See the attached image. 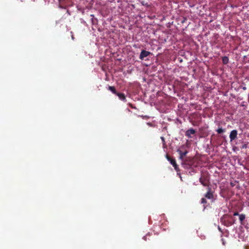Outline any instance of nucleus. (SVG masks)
Here are the masks:
<instances>
[{
	"label": "nucleus",
	"instance_id": "nucleus-8",
	"mask_svg": "<svg viewBox=\"0 0 249 249\" xmlns=\"http://www.w3.org/2000/svg\"><path fill=\"white\" fill-rule=\"evenodd\" d=\"M177 152L179 155V159L182 160L188 153V151L185 150V151H182L181 149H178L177 150Z\"/></svg>",
	"mask_w": 249,
	"mask_h": 249
},
{
	"label": "nucleus",
	"instance_id": "nucleus-23",
	"mask_svg": "<svg viewBox=\"0 0 249 249\" xmlns=\"http://www.w3.org/2000/svg\"><path fill=\"white\" fill-rule=\"evenodd\" d=\"M243 89H246V87H244V88H243Z\"/></svg>",
	"mask_w": 249,
	"mask_h": 249
},
{
	"label": "nucleus",
	"instance_id": "nucleus-20",
	"mask_svg": "<svg viewBox=\"0 0 249 249\" xmlns=\"http://www.w3.org/2000/svg\"><path fill=\"white\" fill-rule=\"evenodd\" d=\"M143 239H144V240L146 241V236H144L143 237Z\"/></svg>",
	"mask_w": 249,
	"mask_h": 249
},
{
	"label": "nucleus",
	"instance_id": "nucleus-14",
	"mask_svg": "<svg viewBox=\"0 0 249 249\" xmlns=\"http://www.w3.org/2000/svg\"><path fill=\"white\" fill-rule=\"evenodd\" d=\"M207 202V201L205 198H202L201 199V203L205 204H206Z\"/></svg>",
	"mask_w": 249,
	"mask_h": 249
},
{
	"label": "nucleus",
	"instance_id": "nucleus-21",
	"mask_svg": "<svg viewBox=\"0 0 249 249\" xmlns=\"http://www.w3.org/2000/svg\"><path fill=\"white\" fill-rule=\"evenodd\" d=\"M206 206H205V205H204V209H205V208H206Z\"/></svg>",
	"mask_w": 249,
	"mask_h": 249
},
{
	"label": "nucleus",
	"instance_id": "nucleus-12",
	"mask_svg": "<svg viewBox=\"0 0 249 249\" xmlns=\"http://www.w3.org/2000/svg\"><path fill=\"white\" fill-rule=\"evenodd\" d=\"M222 61H223V63L224 64H226L228 63L229 62V58L227 56H224L222 58Z\"/></svg>",
	"mask_w": 249,
	"mask_h": 249
},
{
	"label": "nucleus",
	"instance_id": "nucleus-19",
	"mask_svg": "<svg viewBox=\"0 0 249 249\" xmlns=\"http://www.w3.org/2000/svg\"><path fill=\"white\" fill-rule=\"evenodd\" d=\"M71 38H72V39H73V40L74 39V36H73V35H71Z\"/></svg>",
	"mask_w": 249,
	"mask_h": 249
},
{
	"label": "nucleus",
	"instance_id": "nucleus-3",
	"mask_svg": "<svg viewBox=\"0 0 249 249\" xmlns=\"http://www.w3.org/2000/svg\"><path fill=\"white\" fill-rule=\"evenodd\" d=\"M207 192L205 195V197L211 200L212 202H214L215 199L214 198V192L212 191L210 187L207 188Z\"/></svg>",
	"mask_w": 249,
	"mask_h": 249
},
{
	"label": "nucleus",
	"instance_id": "nucleus-11",
	"mask_svg": "<svg viewBox=\"0 0 249 249\" xmlns=\"http://www.w3.org/2000/svg\"><path fill=\"white\" fill-rule=\"evenodd\" d=\"M246 217L245 214H241L239 215V220L241 223V224H243V221L245 220Z\"/></svg>",
	"mask_w": 249,
	"mask_h": 249
},
{
	"label": "nucleus",
	"instance_id": "nucleus-7",
	"mask_svg": "<svg viewBox=\"0 0 249 249\" xmlns=\"http://www.w3.org/2000/svg\"><path fill=\"white\" fill-rule=\"evenodd\" d=\"M150 53V52L143 50L141 52L139 58L141 60H143L145 57L149 55Z\"/></svg>",
	"mask_w": 249,
	"mask_h": 249
},
{
	"label": "nucleus",
	"instance_id": "nucleus-17",
	"mask_svg": "<svg viewBox=\"0 0 249 249\" xmlns=\"http://www.w3.org/2000/svg\"><path fill=\"white\" fill-rule=\"evenodd\" d=\"M239 215L240 214H239L238 212H235L233 213V215H234V216H236V215H239Z\"/></svg>",
	"mask_w": 249,
	"mask_h": 249
},
{
	"label": "nucleus",
	"instance_id": "nucleus-18",
	"mask_svg": "<svg viewBox=\"0 0 249 249\" xmlns=\"http://www.w3.org/2000/svg\"><path fill=\"white\" fill-rule=\"evenodd\" d=\"M231 220V221L232 222H234V224L235 223V219H233V218L232 219H230Z\"/></svg>",
	"mask_w": 249,
	"mask_h": 249
},
{
	"label": "nucleus",
	"instance_id": "nucleus-13",
	"mask_svg": "<svg viewBox=\"0 0 249 249\" xmlns=\"http://www.w3.org/2000/svg\"><path fill=\"white\" fill-rule=\"evenodd\" d=\"M216 131L218 134H221L224 132V130L222 128H219L216 130Z\"/></svg>",
	"mask_w": 249,
	"mask_h": 249
},
{
	"label": "nucleus",
	"instance_id": "nucleus-16",
	"mask_svg": "<svg viewBox=\"0 0 249 249\" xmlns=\"http://www.w3.org/2000/svg\"><path fill=\"white\" fill-rule=\"evenodd\" d=\"M147 124L148 125L150 126H151V127H154V125L153 124L151 123H147Z\"/></svg>",
	"mask_w": 249,
	"mask_h": 249
},
{
	"label": "nucleus",
	"instance_id": "nucleus-2",
	"mask_svg": "<svg viewBox=\"0 0 249 249\" xmlns=\"http://www.w3.org/2000/svg\"><path fill=\"white\" fill-rule=\"evenodd\" d=\"M209 176L208 174L207 173H203L201 174L200 178H199V181L204 186H209Z\"/></svg>",
	"mask_w": 249,
	"mask_h": 249
},
{
	"label": "nucleus",
	"instance_id": "nucleus-4",
	"mask_svg": "<svg viewBox=\"0 0 249 249\" xmlns=\"http://www.w3.org/2000/svg\"><path fill=\"white\" fill-rule=\"evenodd\" d=\"M166 159L168 161H170V163L173 166L175 169L176 171H178V165H177L176 160L172 158H171L168 155H166Z\"/></svg>",
	"mask_w": 249,
	"mask_h": 249
},
{
	"label": "nucleus",
	"instance_id": "nucleus-15",
	"mask_svg": "<svg viewBox=\"0 0 249 249\" xmlns=\"http://www.w3.org/2000/svg\"><path fill=\"white\" fill-rule=\"evenodd\" d=\"M247 147H248V144L247 143H245L243 145H242V146H241V149H246V148H247Z\"/></svg>",
	"mask_w": 249,
	"mask_h": 249
},
{
	"label": "nucleus",
	"instance_id": "nucleus-5",
	"mask_svg": "<svg viewBox=\"0 0 249 249\" xmlns=\"http://www.w3.org/2000/svg\"><path fill=\"white\" fill-rule=\"evenodd\" d=\"M237 131L236 130H232L230 134V141L232 142L237 138Z\"/></svg>",
	"mask_w": 249,
	"mask_h": 249
},
{
	"label": "nucleus",
	"instance_id": "nucleus-9",
	"mask_svg": "<svg viewBox=\"0 0 249 249\" xmlns=\"http://www.w3.org/2000/svg\"><path fill=\"white\" fill-rule=\"evenodd\" d=\"M116 95L118 96L119 98L124 102H126V97L124 93L118 92Z\"/></svg>",
	"mask_w": 249,
	"mask_h": 249
},
{
	"label": "nucleus",
	"instance_id": "nucleus-1",
	"mask_svg": "<svg viewBox=\"0 0 249 249\" xmlns=\"http://www.w3.org/2000/svg\"><path fill=\"white\" fill-rule=\"evenodd\" d=\"M232 218V216L225 214L221 218V222L224 226L230 227L234 224V222H232L231 220L230 219Z\"/></svg>",
	"mask_w": 249,
	"mask_h": 249
},
{
	"label": "nucleus",
	"instance_id": "nucleus-10",
	"mask_svg": "<svg viewBox=\"0 0 249 249\" xmlns=\"http://www.w3.org/2000/svg\"><path fill=\"white\" fill-rule=\"evenodd\" d=\"M108 90H110L113 93L116 95V94L118 93L116 91V90L114 87L113 86H108Z\"/></svg>",
	"mask_w": 249,
	"mask_h": 249
},
{
	"label": "nucleus",
	"instance_id": "nucleus-6",
	"mask_svg": "<svg viewBox=\"0 0 249 249\" xmlns=\"http://www.w3.org/2000/svg\"><path fill=\"white\" fill-rule=\"evenodd\" d=\"M196 132V130L194 129L191 128L186 131L185 136L188 138H192V135H195Z\"/></svg>",
	"mask_w": 249,
	"mask_h": 249
},
{
	"label": "nucleus",
	"instance_id": "nucleus-22",
	"mask_svg": "<svg viewBox=\"0 0 249 249\" xmlns=\"http://www.w3.org/2000/svg\"><path fill=\"white\" fill-rule=\"evenodd\" d=\"M161 139H162V140L163 141H164V138H163V137H161Z\"/></svg>",
	"mask_w": 249,
	"mask_h": 249
}]
</instances>
